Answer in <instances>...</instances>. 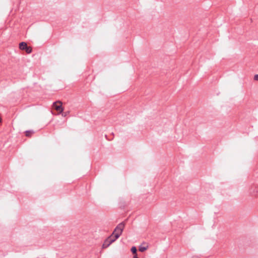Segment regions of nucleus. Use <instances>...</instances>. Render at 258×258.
Segmentation results:
<instances>
[{
  "mask_svg": "<svg viewBox=\"0 0 258 258\" xmlns=\"http://www.w3.org/2000/svg\"><path fill=\"white\" fill-rule=\"evenodd\" d=\"M125 223L122 222L115 227L112 234L115 237V239H118L121 235L124 228Z\"/></svg>",
  "mask_w": 258,
  "mask_h": 258,
  "instance_id": "f257e3e1",
  "label": "nucleus"
},
{
  "mask_svg": "<svg viewBox=\"0 0 258 258\" xmlns=\"http://www.w3.org/2000/svg\"><path fill=\"white\" fill-rule=\"evenodd\" d=\"M116 239H115V237L113 236V234H111L110 236L108 237L105 239L102 245V248H106L108 247L111 243L114 242Z\"/></svg>",
  "mask_w": 258,
  "mask_h": 258,
  "instance_id": "f03ea898",
  "label": "nucleus"
},
{
  "mask_svg": "<svg viewBox=\"0 0 258 258\" xmlns=\"http://www.w3.org/2000/svg\"><path fill=\"white\" fill-rule=\"evenodd\" d=\"M53 107L57 111L59 112V113H62L63 111V108L62 106V102L60 101H57L53 102Z\"/></svg>",
  "mask_w": 258,
  "mask_h": 258,
  "instance_id": "7ed1b4c3",
  "label": "nucleus"
},
{
  "mask_svg": "<svg viewBox=\"0 0 258 258\" xmlns=\"http://www.w3.org/2000/svg\"><path fill=\"white\" fill-rule=\"evenodd\" d=\"M27 46V43L25 42H22L19 44V48L21 50H25Z\"/></svg>",
  "mask_w": 258,
  "mask_h": 258,
  "instance_id": "20e7f679",
  "label": "nucleus"
},
{
  "mask_svg": "<svg viewBox=\"0 0 258 258\" xmlns=\"http://www.w3.org/2000/svg\"><path fill=\"white\" fill-rule=\"evenodd\" d=\"M34 133L33 130H28L25 132V136L27 137H31V136Z\"/></svg>",
  "mask_w": 258,
  "mask_h": 258,
  "instance_id": "39448f33",
  "label": "nucleus"
},
{
  "mask_svg": "<svg viewBox=\"0 0 258 258\" xmlns=\"http://www.w3.org/2000/svg\"><path fill=\"white\" fill-rule=\"evenodd\" d=\"M148 245H147L145 246H143L142 245H140L139 246V250L141 252H144V251L147 250L148 249Z\"/></svg>",
  "mask_w": 258,
  "mask_h": 258,
  "instance_id": "423d86ee",
  "label": "nucleus"
},
{
  "mask_svg": "<svg viewBox=\"0 0 258 258\" xmlns=\"http://www.w3.org/2000/svg\"><path fill=\"white\" fill-rule=\"evenodd\" d=\"M137 248L135 246H133L131 248V251L132 252V253L134 255L137 254Z\"/></svg>",
  "mask_w": 258,
  "mask_h": 258,
  "instance_id": "0eeeda50",
  "label": "nucleus"
},
{
  "mask_svg": "<svg viewBox=\"0 0 258 258\" xmlns=\"http://www.w3.org/2000/svg\"><path fill=\"white\" fill-rule=\"evenodd\" d=\"M25 50L27 53L29 54L32 52V49L31 47L27 46Z\"/></svg>",
  "mask_w": 258,
  "mask_h": 258,
  "instance_id": "6e6552de",
  "label": "nucleus"
},
{
  "mask_svg": "<svg viewBox=\"0 0 258 258\" xmlns=\"http://www.w3.org/2000/svg\"><path fill=\"white\" fill-rule=\"evenodd\" d=\"M62 114V115L64 117L67 116L69 114V111H67V112H62L61 113Z\"/></svg>",
  "mask_w": 258,
  "mask_h": 258,
  "instance_id": "1a4fd4ad",
  "label": "nucleus"
},
{
  "mask_svg": "<svg viewBox=\"0 0 258 258\" xmlns=\"http://www.w3.org/2000/svg\"><path fill=\"white\" fill-rule=\"evenodd\" d=\"M254 80L255 81H258V74L255 75L254 76Z\"/></svg>",
  "mask_w": 258,
  "mask_h": 258,
  "instance_id": "9d476101",
  "label": "nucleus"
},
{
  "mask_svg": "<svg viewBox=\"0 0 258 258\" xmlns=\"http://www.w3.org/2000/svg\"><path fill=\"white\" fill-rule=\"evenodd\" d=\"M133 258H139V257H138L137 256V254H136V255H134Z\"/></svg>",
  "mask_w": 258,
  "mask_h": 258,
  "instance_id": "9b49d317",
  "label": "nucleus"
}]
</instances>
